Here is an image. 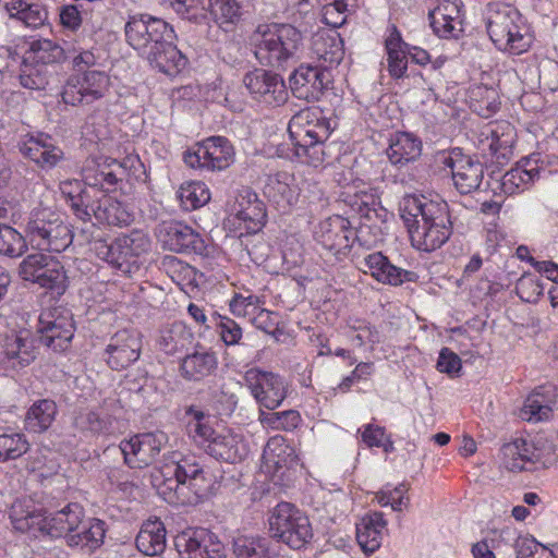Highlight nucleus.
Returning a JSON list of instances; mask_svg holds the SVG:
<instances>
[{"mask_svg":"<svg viewBox=\"0 0 558 558\" xmlns=\"http://www.w3.org/2000/svg\"><path fill=\"white\" fill-rule=\"evenodd\" d=\"M128 44L151 66L173 76L186 65V58L173 45L174 31L166 21L148 14L130 16L124 27Z\"/></svg>","mask_w":558,"mask_h":558,"instance_id":"obj_1","label":"nucleus"},{"mask_svg":"<svg viewBox=\"0 0 558 558\" xmlns=\"http://www.w3.org/2000/svg\"><path fill=\"white\" fill-rule=\"evenodd\" d=\"M399 210L416 250L433 252L449 240L452 222L449 206L444 199L422 194L405 195Z\"/></svg>","mask_w":558,"mask_h":558,"instance_id":"obj_2","label":"nucleus"},{"mask_svg":"<svg viewBox=\"0 0 558 558\" xmlns=\"http://www.w3.org/2000/svg\"><path fill=\"white\" fill-rule=\"evenodd\" d=\"M143 169L144 165L134 155H129L121 161L116 159H106L101 163L92 161L83 169V180L87 189L69 204L73 215L84 223L90 222V227L94 228L92 218L97 199L92 195V191L96 189L106 193L114 191L117 184L123 179H138L144 173Z\"/></svg>","mask_w":558,"mask_h":558,"instance_id":"obj_3","label":"nucleus"},{"mask_svg":"<svg viewBox=\"0 0 558 558\" xmlns=\"http://www.w3.org/2000/svg\"><path fill=\"white\" fill-rule=\"evenodd\" d=\"M202 464L194 456L172 453L150 475L153 487L169 504H192L205 483Z\"/></svg>","mask_w":558,"mask_h":558,"instance_id":"obj_4","label":"nucleus"},{"mask_svg":"<svg viewBox=\"0 0 558 558\" xmlns=\"http://www.w3.org/2000/svg\"><path fill=\"white\" fill-rule=\"evenodd\" d=\"M85 513L77 502L45 515L31 500H16L10 511L13 527L20 532H43L51 537L73 534L83 523Z\"/></svg>","mask_w":558,"mask_h":558,"instance_id":"obj_5","label":"nucleus"},{"mask_svg":"<svg viewBox=\"0 0 558 558\" xmlns=\"http://www.w3.org/2000/svg\"><path fill=\"white\" fill-rule=\"evenodd\" d=\"M301 44V33L290 24H260L251 36L258 63L276 70H286L298 60Z\"/></svg>","mask_w":558,"mask_h":558,"instance_id":"obj_6","label":"nucleus"},{"mask_svg":"<svg viewBox=\"0 0 558 558\" xmlns=\"http://www.w3.org/2000/svg\"><path fill=\"white\" fill-rule=\"evenodd\" d=\"M295 157L303 163L318 167L325 161L324 143L330 135L329 122L317 109H302L288 125Z\"/></svg>","mask_w":558,"mask_h":558,"instance_id":"obj_7","label":"nucleus"},{"mask_svg":"<svg viewBox=\"0 0 558 558\" xmlns=\"http://www.w3.org/2000/svg\"><path fill=\"white\" fill-rule=\"evenodd\" d=\"M487 34L501 51L521 54L531 47L532 36L521 13L510 4L494 2L484 13Z\"/></svg>","mask_w":558,"mask_h":558,"instance_id":"obj_8","label":"nucleus"},{"mask_svg":"<svg viewBox=\"0 0 558 558\" xmlns=\"http://www.w3.org/2000/svg\"><path fill=\"white\" fill-rule=\"evenodd\" d=\"M25 232L31 246L38 251L60 253L73 240V234L60 214L48 207L32 210Z\"/></svg>","mask_w":558,"mask_h":558,"instance_id":"obj_9","label":"nucleus"},{"mask_svg":"<svg viewBox=\"0 0 558 558\" xmlns=\"http://www.w3.org/2000/svg\"><path fill=\"white\" fill-rule=\"evenodd\" d=\"M235 151L231 142L219 135L206 137L187 147L182 155L186 167L201 172H216L229 168Z\"/></svg>","mask_w":558,"mask_h":558,"instance_id":"obj_10","label":"nucleus"},{"mask_svg":"<svg viewBox=\"0 0 558 558\" xmlns=\"http://www.w3.org/2000/svg\"><path fill=\"white\" fill-rule=\"evenodd\" d=\"M269 526L274 537L293 549L302 548L313 537L308 517L290 502L282 501L274 508Z\"/></svg>","mask_w":558,"mask_h":558,"instance_id":"obj_11","label":"nucleus"},{"mask_svg":"<svg viewBox=\"0 0 558 558\" xmlns=\"http://www.w3.org/2000/svg\"><path fill=\"white\" fill-rule=\"evenodd\" d=\"M244 381L262 410L279 408L288 396V381L272 372L250 368L244 375Z\"/></svg>","mask_w":558,"mask_h":558,"instance_id":"obj_12","label":"nucleus"},{"mask_svg":"<svg viewBox=\"0 0 558 558\" xmlns=\"http://www.w3.org/2000/svg\"><path fill=\"white\" fill-rule=\"evenodd\" d=\"M109 87V77L101 71H88L83 75L73 74L64 83L61 97L64 104L77 106L92 104L102 98Z\"/></svg>","mask_w":558,"mask_h":558,"instance_id":"obj_13","label":"nucleus"},{"mask_svg":"<svg viewBox=\"0 0 558 558\" xmlns=\"http://www.w3.org/2000/svg\"><path fill=\"white\" fill-rule=\"evenodd\" d=\"M439 160L444 169L450 171L453 185L459 193L470 194L480 187L484 178L482 162L463 155L459 148L442 154Z\"/></svg>","mask_w":558,"mask_h":558,"instance_id":"obj_14","label":"nucleus"},{"mask_svg":"<svg viewBox=\"0 0 558 558\" xmlns=\"http://www.w3.org/2000/svg\"><path fill=\"white\" fill-rule=\"evenodd\" d=\"M39 340L56 352L65 351L74 336V323L70 311L54 308L39 317Z\"/></svg>","mask_w":558,"mask_h":558,"instance_id":"obj_15","label":"nucleus"},{"mask_svg":"<svg viewBox=\"0 0 558 558\" xmlns=\"http://www.w3.org/2000/svg\"><path fill=\"white\" fill-rule=\"evenodd\" d=\"M167 440V435L162 432L144 433L122 440L119 450L126 465L143 469L156 460Z\"/></svg>","mask_w":558,"mask_h":558,"instance_id":"obj_16","label":"nucleus"},{"mask_svg":"<svg viewBox=\"0 0 558 558\" xmlns=\"http://www.w3.org/2000/svg\"><path fill=\"white\" fill-rule=\"evenodd\" d=\"M243 84L255 100L267 106H280L288 99L283 78L271 71L255 69L244 75Z\"/></svg>","mask_w":558,"mask_h":558,"instance_id":"obj_17","label":"nucleus"},{"mask_svg":"<svg viewBox=\"0 0 558 558\" xmlns=\"http://www.w3.org/2000/svg\"><path fill=\"white\" fill-rule=\"evenodd\" d=\"M180 558H227L223 545L206 529H187L174 538Z\"/></svg>","mask_w":558,"mask_h":558,"instance_id":"obj_18","label":"nucleus"},{"mask_svg":"<svg viewBox=\"0 0 558 558\" xmlns=\"http://www.w3.org/2000/svg\"><path fill=\"white\" fill-rule=\"evenodd\" d=\"M180 558H227L223 545L206 529H187L174 538Z\"/></svg>","mask_w":558,"mask_h":558,"instance_id":"obj_19","label":"nucleus"},{"mask_svg":"<svg viewBox=\"0 0 558 558\" xmlns=\"http://www.w3.org/2000/svg\"><path fill=\"white\" fill-rule=\"evenodd\" d=\"M354 229L351 222L339 215L320 221L315 229V240L336 257L347 255L354 243Z\"/></svg>","mask_w":558,"mask_h":558,"instance_id":"obj_20","label":"nucleus"},{"mask_svg":"<svg viewBox=\"0 0 558 558\" xmlns=\"http://www.w3.org/2000/svg\"><path fill=\"white\" fill-rule=\"evenodd\" d=\"M142 337L136 330L117 331L109 340L104 360L113 371H122L134 364L141 356Z\"/></svg>","mask_w":558,"mask_h":558,"instance_id":"obj_21","label":"nucleus"},{"mask_svg":"<svg viewBox=\"0 0 558 558\" xmlns=\"http://www.w3.org/2000/svg\"><path fill=\"white\" fill-rule=\"evenodd\" d=\"M232 223L245 233H257L266 222V208L257 194L250 189L241 190L231 208Z\"/></svg>","mask_w":558,"mask_h":558,"instance_id":"obj_22","label":"nucleus"},{"mask_svg":"<svg viewBox=\"0 0 558 558\" xmlns=\"http://www.w3.org/2000/svg\"><path fill=\"white\" fill-rule=\"evenodd\" d=\"M17 147L24 158L44 170L54 168L64 157L52 136L41 132L24 135Z\"/></svg>","mask_w":558,"mask_h":558,"instance_id":"obj_23","label":"nucleus"},{"mask_svg":"<svg viewBox=\"0 0 558 558\" xmlns=\"http://www.w3.org/2000/svg\"><path fill=\"white\" fill-rule=\"evenodd\" d=\"M293 95L306 101H316L330 83V73L318 65L301 64L290 75Z\"/></svg>","mask_w":558,"mask_h":558,"instance_id":"obj_24","label":"nucleus"},{"mask_svg":"<svg viewBox=\"0 0 558 558\" xmlns=\"http://www.w3.org/2000/svg\"><path fill=\"white\" fill-rule=\"evenodd\" d=\"M159 235L163 245L173 252L202 255L206 250L201 234L180 221L163 222Z\"/></svg>","mask_w":558,"mask_h":558,"instance_id":"obj_25","label":"nucleus"},{"mask_svg":"<svg viewBox=\"0 0 558 558\" xmlns=\"http://www.w3.org/2000/svg\"><path fill=\"white\" fill-rule=\"evenodd\" d=\"M264 194L280 213L286 214L296 205L300 187L292 173L281 171L268 177Z\"/></svg>","mask_w":558,"mask_h":558,"instance_id":"obj_26","label":"nucleus"},{"mask_svg":"<svg viewBox=\"0 0 558 558\" xmlns=\"http://www.w3.org/2000/svg\"><path fill=\"white\" fill-rule=\"evenodd\" d=\"M206 453L216 460L236 463L250 454V447L243 434L227 429L218 433Z\"/></svg>","mask_w":558,"mask_h":558,"instance_id":"obj_27","label":"nucleus"},{"mask_svg":"<svg viewBox=\"0 0 558 558\" xmlns=\"http://www.w3.org/2000/svg\"><path fill=\"white\" fill-rule=\"evenodd\" d=\"M462 1L441 0L429 14L430 26L439 37H458L462 32Z\"/></svg>","mask_w":558,"mask_h":558,"instance_id":"obj_28","label":"nucleus"},{"mask_svg":"<svg viewBox=\"0 0 558 558\" xmlns=\"http://www.w3.org/2000/svg\"><path fill=\"white\" fill-rule=\"evenodd\" d=\"M312 52L325 69L338 65L344 57V45L335 29L317 32L312 37Z\"/></svg>","mask_w":558,"mask_h":558,"instance_id":"obj_29","label":"nucleus"},{"mask_svg":"<svg viewBox=\"0 0 558 558\" xmlns=\"http://www.w3.org/2000/svg\"><path fill=\"white\" fill-rule=\"evenodd\" d=\"M517 133L508 121H495L487 126V145L492 157L499 165L506 163L513 155Z\"/></svg>","mask_w":558,"mask_h":558,"instance_id":"obj_30","label":"nucleus"},{"mask_svg":"<svg viewBox=\"0 0 558 558\" xmlns=\"http://www.w3.org/2000/svg\"><path fill=\"white\" fill-rule=\"evenodd\" d=\"M501 453L505 468L512 472L531 470L541 458L534 445L523 438L504 445Z\"/></svg>","mask_w":558,"mask_h":558,"instance_id":"obj_31","label":"nucleus"},{"mask_svg":"<svg viewBox=\"0 0 558 558\" xmlns=\"http://www.w3.org/2000/svg\"><path fill=\"white\" fill-rule=\"evenodd\" d=\"M3 355L7 363L15 367H24L35 359L33 340L27 330L7 336L3 342Z\"/></svg>","mask_w":558,"mask_h":558,"instance_id":"obj_32","label":"nucleus"},{"mask_svg":"<svg viewBox=\"0 0 558 558\" xmlns=\"http://www.w3.org/2000/svg\"><path fill=\"white\" fill-rule=\"evenodd\" d=\"M345 202L361 218L374 217L380 221H388L392 217L372 187H364L352 195L348 194Z\"/></svg>","mask_w":558,"mask_h":558,"instance_id":"obj_33","label":"nucleus"},{"mask_svg":"<svg viewBox=\"0 0 558 558\" xmlns=\"http://www.w3.org/2000/svg\"><path fill=\"white\" fill-rule=\"evenodd\" d=\"M218 360L214 352L202 349L187 354L180 364L181 375L187 380H202L217 369Z\"/></svg>","mask_w":558,"mask_h":558,"instance_id":"obj_34","label":"nucleus"},{"mask_svg":"<svg viewBox=\"0 0 558 558\" xmlns=\"http://www.w3.org/2000/svg\"><path fill=\"white\" fill-rule=\"evenodd\" d=\"M386 525L381 512L365 515L356 525V541L364 553H374L380 547Z\"/></svg>","mask_w":558,"mask_h":558,"instance_id":"obj_35","label":"nucleus"},{"mask_svg":"<svg viewBox=\"0 0 558 558\" xmlns=\"http://www.w3.org/2000/svg\"><path fill=\"white\" fill-rule=\"evenodd\" d=\"M166 527L158 519L145 521L136 536L137 549L146 556H157L166 548Z\"/></svg>","mask_w":558,"mask_h":558,"instance_id":"obj_36","label":"nucleus"},{"mask_svg":"<svg viewBox=\"0 0 558 558\" xmlns=\"http://www.w3.org/2000/svg\"><path fill=\"white\" fill-rule=\"evenodd\" d=\"M385 48L389 74L395 78L403 77L408 69V44L403 41L395 25L388 28Z\"/></svg>","mask_w":558,"mask_h":558,"instance_id":"obj_37","label":"nucleus"},{"mask_svg":"<svg viewBox=\"0 0 558 558\" xmlns=\"http://www.w3.org/2000/svg\"><path fill=\"white\" fill-rule=\"evenodd\" d=\"M421 150L422 143L417 137L410 133L400 132L391 137L386 154L392 165L402 167L415 160L421 155Z\"/></svg>","mask_w":558,"mask_h":558,"instance_id":"obj_38","label":"nucleus"},{"mask_svg":"<svg viewBox=\"0 0 558 558\" xmlns=\"http://www.w3.org/2000/svg\"><path fill=\"white\" fill-rule=\"evenodd\" d=\"M539 175L537 167L531 166L530 160H523L507 171L501 180V191L507 195H513L529 189Z\"/></svg>","mask_w":558,"mask_h":558,"instance_id":"obj_39","label":"nucleus"},{"mask_svg":"<svg viewBox=\"0 0 558 558\" xmlns=\"http://www.w3.org/2000/svg\"><path fill=\"white\" fill-rule=\"evenodd\" d=\"M93 215L97 222L108 226L125 227L133 221V214L123 203L107 196L97 199Z\"/></svg>","mask_w":558,"mask_h":558,"instance_id":"obj_40","label":"nucleus"},{"mask_svg":"<svg viewBox=\"0 0 558 558\" xmlns=\"http://www.w3.org/2000/svg\"><path fill=\"white\" fill-rule=\"evenodd\" d=\"M80 532L68 535L66 543L71 547H80L93 553L104 544L106 523L99 519H88L81 524Z\"/></svg>","mask_w":558,"mask_h":558,"instance_id":"obj_41","label":"nucleus"},{"mask_svg":"<svg viewBox=\"0 0 558 558\" xmlns=\"http://www.w3.org/2000/svg\"><path fill=\"white\" fill-rule=\"evenodd\" d=\"M263 459L266 463L272 464L277 472L284 468H293L299 462L295 449L281 435L268 439L263 451Z\"/></svg>","mask_w":558,"mask_h":558,"instance_id":"obj_42","label":"nucleus"},{"mask_svg":"<svg viewBox=\"0 0 558 558\" xmlns=\"http://www.w3.org/2000/svg\"><path fill=\"white\" fill-rule=\"evenodd\" d=\"M57 404L50 399L35 401L27 410L24 418L26 430L35 434L46 432L54 421Z\"/></svg>","mask_w":558,"mask_h":558,"instance_id":"obj_43","label":"nucleus"},{"mask_svg":"<svg viewBox=\"0 0 558 558\" xmlns=\"http://www.w3.org/2000/svg\"><path fill=\"white\" fill-rule=\"evenodd\" d=\"M186 415L189 417L186 425L189 436L206 452L208 445L218 435L210 424V415L194 408H190Z\"/></svg>","mask_w":558,"mask_h":558,"instance_id":"obj_44","label":"nucleus"},{"mask_svg":"<svg viewBox=\"0 0 558 558\" xmlns=\"http://www.w3.org/2000/svg\"><path fill=\"white\" fill-rule=\"evenodd\" d=\"M235 558H279L266 537L241 535L233 541Z\"/></svg>","mask_w":558,"mask_h":558,"instance_id":"obj_45","label":"nucleus"},{"mask_svg":"<svg viewBox=\"0 0 558 558\" xmlns=\"http://www.w3.org/2000/svg\"><path fill=\"white\" fill-rule=\"evenodd\" d=\"M191 331L182 322H175L160 330L158 345L168 355H173L190 343Z\"/></svg>","mask_w":558,"mask_h":558,"instance_id":"obj_46","label":"nucleus"},{"mask_svg":"<svg viewBox=\"0 0 558 558\" xmlns=\"http://www.w3.org/2000/svg\"><path fill=\"white\" fill-rule=\"evenodd\" d=\"M177 197L184 210L198 209L210 201V192L202 181H187L180 185Z\"/></svg>","mask_w":558,"mask_h":558,"instance_id":"obj_47","label":"nucleus"},{"mask_svg":"<svg viewBox=\"0 0 558 558\" xmlns=\"http://www.w3.org/2000/svg\"><path fill=\"white\" fill-rule=\"evenodd\" d=\"M66 276L63 265L51 256H46L43 270L38 274V279L34 283L41 288L49 289L57 294H62L66 289Z\"/></svg>","mask_w":558,"mask_h":558,"instance_id":"obj_48","label":"nucleus"},{"mask_svg":"<svg viewBox=\"0 0 558 558\" xmlns=\"http://www.w3.org/2000/svg\"><path fill=\"white\" fill-rule=\"evenodd\" d=\"M543 388L535 390L524 401L520 416L531 423L547 421L553 414L551 401L546 400Z\"/></svg>","mask_w":558,"mask_h":558,"instance_id":"obj_49","label":"nucleus"},{"mask_svg":"<svg viewBox=\"0 0 558 558\" xmlns=\"http://www.w3.org/2000/svg\"><path fill=\"white\" fill-rule=\"evenodd\" d=\"M359 227L354 229V242H359L361 246L371 248L379 243H381L385 239L386 234V225L388 221H380L372 218H361Z\"/></svg>","mask_w":558,"mask_h":558,"instance_id":"obj_50","label":"nucleus"},{"mask_svg":"<svg viewBox=\"0 0 558 558\" xmlns=\"http://www.w3.org/2000/svg\"><path fill=\"white\" fill-rule=\"evenodd\" d=\"M149 239L142 231H132L116 239V248L120 255V262L126 263L131 257L140 256L149 248Z\"/></svg>","mask_w":558,"mask_h":558,"instance_id":"obj_51","label":"nucleus"},{"mask_svg":"<svg viewBox=\"0 0 558 558\" xmlns=\"http://www.w3.org/2000/svg\"><path fill=\"white\" fill-rule=\"evenodd\" d=\"M258 421L265 428L291 432L300 425L302 418L295 410L270 412L259 409Z\"/></svg>","mask_w":558,"mask_h":558,"instance_id":"obj_52","label":"nucleus"},{"mask_svg":"<svg viewBox=\"0 0 558 558\" xmlns=\"http://www.w3.org/2000/svg\"><path fill=\"white\" fill-rule=\"evenodd\" d=\"M28 449L29 442L24 434L0 429V462L15 460L26 453Z\"/></svg>","mask_w":558,"mask_h":558,"instance_id":"obj_53","label":"nucleus"},{"mask_svg":"<svg viewBox=\"0 0 558 558\" xmlns=\"http://www.w3.org/2000/svg\"><path fill=\"white\" fill-rule=\"evenodd\" d=\"M74 424L83 432L104 434L110 429L112 418L104 411L85 410L76 415Z\"/></svg>","mask_w":558,"mask_h":558,"instance_id":"obj_54","label":"nucleus"},{"mask_svg":"<svg viewBox=\"0 0 558 558\" xmlns=\"http://www.w3.org/2000/svg\"><path fill=\"white\" fill-rule=\"evenodd\" d=\"M29 51L37 62L49 64L63 60L65 48H62L50 39H37L31 43Z\"/></svg>","mask_w":558,"mask_h":558,"instance_id":"obj_55","label":"nucleus"},{"mask_svg":"<svg viewBox=\"0 0 558 558\" xmlns=\"http://www.w3.org/2000/svg\"><path fill=\"white\" fill-rule=\"evenodd\" d=\"M263 303L264 301L258 295L252 293L247 295L235 293L229 302V307L234 316L242 318L247 317L251 322Z\"/></svg>","mask_w":558,"mask_h":558,"instance_id":"obj_56","label":"nucleus"},{"mask_svg":"<svg viewBox=\"0 0 558 558\" xmlns=\"http://www.w3.org/2000/svg\"><path fill=\"white\" fill-rule=\"evenodd\" d=\"M209 11L219 24H233L241 17L238 0H209Z\"/></svg>","mask_w":558,"mask_h":558,"instance_id":"obj_57","label":"nucleus"},{"mask_svg":"<svg viewBox=\"0 0 558 558\" xmlns=\"http://www.w3.org/2000/svg\"><path fill=\"white\" fill-rule=\"evenodd\" d=\"M25 250V238L14 228L0 225V254L17 257Z\"/></svg>","mask_w":558,"mask_h":558,"instance_id":"obj_58","label":"nucleus"},{"mask_svg":"<svg viewBox=\"0 0 558 558\" xmlns=\"http://www.w3.org/2000/svg\"><path fill=\"white\" fill-rule=\"evenodd\" d=\"M407 486L400 484L396 487L385 486L376 494L377 502L383 506H390L395 511H401L402 507H408L409 499L405 497Z\"/></svg>","mask_w":558,"mask_h":558,"instance_id":"obj_59","label":"nucleus"},{"mask_svg":"<svg viewBox=\"0 0 558 558\" xmlns=\"http://www.w3.org/2000/svg\"><path fill=\"white\" fill-rule=\"evenodd\" d=\"M543 290L541 279L533 275H523L515 284L517 294L526 303L537 302Z\"/></svg>","mask_w":558,"mask_h":558,"instance_id":"obj_60","label":"nucleus"},{"mask_svg":"<svg viewBox=\"0 0 558 558\" xmlns=\"http://www.w3.org/2000/svg\"><path fill=\"white\" fill-rule=\"evenodd\" d=\"M412 276L413 272L392 265L386 257V265L380 267V270L375 274L374 278L383 283L399 286L404 281H411Z\"/></svg>","mask_w":558,"mask_h":558,"instance_id":"obj_61","label":"nucleus"},{"mask_svg":"<svg viewBox=\"0 0 558 558\" xmlns=\"http://www.w3.org/2000/svg\"><path fill=\"white\" fill-rule=\"evenodd\" d=\"M350 329L355 332L352 336V341L362 347L364 344H376L380 342V333L377 328L369 323L364 320H355L352 325H350Z\"/></svg>","mask_w":558,"mask_h":558,"instance_id":"obj_62","label":"nucleus"},{"mask_svg":"<svg viewBox=\"0 0 558 558\" xmlns=\"http://www.w3.org/2000/svg\"><path fill=\"white\" fill-rule=\"evenodd\" d=\"M46 256L43 253L27 255L20 264L19 274L21 278L31 282L38 279V274L43 270Z\"/></svg>","mask_w":558,"mask_h":558,"instance_id":"obj_63","label":"nucleus"},{"mask_svg":"<svg viewBox=\"0 0 558 558\" xmlns=\"http://www.w3.org/2000/svg\"><path fill=\"white\" fill-rule=\"evenodd\" d=\"M72 59V66L76 72H87L86 69L96 64L97 58L89 49H81L74 45H66L65 54Z\"/></svg>","mask_w":558,"mask_h":558,"instance_id":"obj_64","label":"nucleus"}]
</instances>
